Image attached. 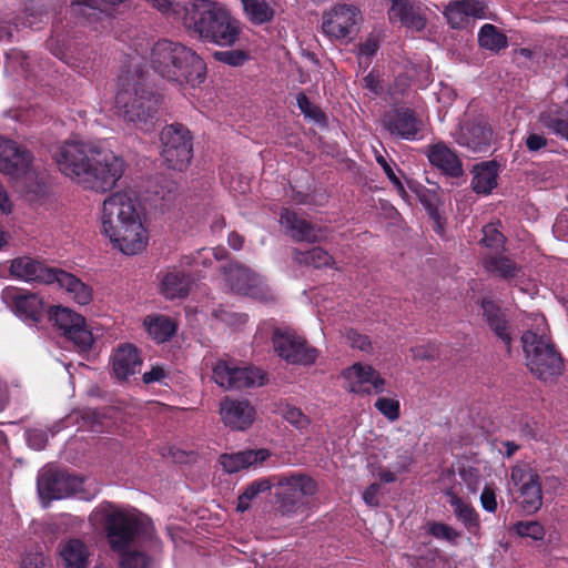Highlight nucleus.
<instances>
[{
  "instance_id": "1",
  "label": "nucleus",
  "mask_w": 568,
  "mask_h": 568,
  "mask_svg": "<svg viewBox=\"0 0 568 568\" xmlns=\"http://www.w3.org/2000/svg\"><path fill=\"white\" fill-rule=\"evenodd\" d=\"M54 160L59 170L95 192H106L113 189L124 172V162L112 151L83 142H65Z\"/></svg>"
},
{
  "instance_id": "2",
  "label": "nucleus",
  "mask_w": 568,
  "mask_h": 568,
  "mask_svg": "<svg viewBox=\"0 0 568 568\" xmlns=\"http://www.w3.org/2000/svg\"><path fill=\"white\" fill-rule=\"evenodd\" d=\"M183 26L205 43L233 48L241 39L242 22L223 3L192 0L183 8Z\"/></svg>"
},
{
  "instance_id": "3",
  "label": "nucleus",
  "mask_w": 568,
  "mask_h": 568,
  "mask_svg": "<svg viewBox=\"0 0 568 568\" xmlns=\"http://www.w3.org/2000/svg\"><path fill=\"white\" fill-rule=\"evenodd\" d=\"M102 232L113 246L126 255L141 252L146 246V230L136 210V201L126 192L108 196L102 206Z\"/></svg>"
},
{
  "instance_id": "4",
  "label": "nucleus",
  "mask_w": 568,
  "mask_h": 568,
  "mask_svg": "<svg viewBox=\"0 0 568 568\" xmlns=\"http://www.w3.org/2000/svg\"><path fill=\"white\" fill-rule=\"evenodd\" d=\"M118 84L115 114L135 129L150 131L156 122L160 99L145 88L143 69L135 65L133 70H122Z\"/></svg>"
},
{
  "instance_id": "5",
  "label": "nucleus",
  "mask_w": 568,
  "mask_h": 568,
  "mask_svg": "<svg viewBox=\"0 0 568 568\" xmlns=\"http://www.w3.org/2000/svg\"><path fill=\"white\" fill-rule=\"evenodd\" d=\"M151 65L162 78L179 84L196 87L206 77V64L194 50L166 39L153 45Z\"/></svg>"
},
{
  "instance_id": "6",
  "label": "nucleus",
  "mask_w": 568,
  "mask_h": 568,
  "mask_svg": "<svg viewBox=\"0 0 568 568\" xmlns=\"http://www.w3.org/2000/svg\"><path fill=\"white\" fill-rule=\"evenodd\" d=\"M104 531L110 548L125 551L138 539L151 540L154 526L151 519L135 509L112 508L104 516Z\"/></svg>"
},
{
  "instance_id": "7",
  "label": "nucleus",
  "mask_w": 568,
  "mask_h": 568,
  "mask_svg": "<svg viewBox=\"0 0 568 568\" xmlns=\"http://www.w3.org/2000/svg\"><path fill=\"white\" fill-rule=\"evenodd\" d=\"M275 513L292 518L310 509L317 491L316 480L305 473L291 471L274 475Z\"/></svg>"
},
{
  "instance_id": "8",
  "label": "nucleus",
  "mask_w": 568,
  "mask_h": 568,
  "mask_svg": "<svg viewBox=\"0 0 568 568\" xmlns=\"http://www.w3.org/2000/svg\"><path fill=\"white\" fill-rule=\"evenodd\" d=\"M521 343L527 366L539 379L547 382L562 373V357L547 336L526 331Z\"/></svg>"
},
{
  "instance_id": "9",
  "label": "nucleus",
  "mask_w": 568,
  "mask_h": 568,
  "mask_svg": "<svg viewBox=\"0 0 568 568\" xmlns=\"http://www.w3.org/2000/svg\"><path fill=\"white\" fill-rule=\"evenodd\" d=\"M161 155L170 169L183 171L193 158V135L182 123L165 125L160 134Z\"/></svg>"
},
{
  "instance_id": "10",
  "label": "nucleus",
  "mask_w": 568,
  "mask_h": 568,
  "mask_svg": "<svg viewBox=\"0 0 568 568\" xmlns=\"http://www.w3.org/2000/svg\"><path fill=\"white\" fill-rule=\"evenodd\" d=\"M362 12L354 4L338 3L322 17V32L333 41L352 40L359 31Z\"/></svg>"
},
{
  "instance_id": "11",
  "label": "nucleus",
  "mask_w": 568,
  "mask_h": 568,
  "mask_svg": "<svg viewBox=\"0 0 568 568\" xmlns=\"http://www.w3.org/2000/svg\"><path fill=\"white\" fill-rule=\"evenodd\" d=\"M272 342L276 354L288 364L311 366L318 357V351L297 333L275 328Z\"/></svg>"
},
{
  "instance_id": "12",
  "label": "nucleus",
  "mask_w": 568,
  "mask_h": 568,
  "mask_svg": "<svg viewBox=\"0 0 568 568\" xmlns=\"http://www.w3.org/2000/svg\"><path fill=\"white\" fill-rule=\"evenodd\" d=\"M50 320L79 351L85 352L92 346L93 335L82 315L68 307L54 306L50 311Z\"/></svg>"
},
{
  "instance_id": "13",
  "label": "nucleus",
  "mask_w": 568,
  "mask_h": 568,
  "mask_svg": "<svg viewBox=\"0 0 568 568\" xmlns=\"http://www.w3.org/2000/svg\"><path fill=\"white\" fill-rule=\"evenodd\" d=\"M383 128L397 139L417 141L423 138L424 123L416 111L408 106H395L384 113Z\"/></svg>"
},
{
  "instance_id": "14",
  "label": "nucleus",
  "mask_w": 568,
  "mask_h": 568,
  "mask_svg": "<svg viewBox=\"0 0 568 568\" xmlns=\"http://www.w3.org/2000/svg\"><path fill=\"white\" fill-rule=\"evenodd\" d=\"M224 274L233 292L261 301L271 298V291L266 283L250 268L237 263H232L225 267Z\"/></svg>"
},
{
  "instance_id": "15",
  "label": "nucleus",
  "mask_w": 568,
  "mask_h": 568,
  "mask_svg": "<svg viewBox=\"0 0 568 568\" xmlns=\"http://www.w3.org/2000/svg\"><path fill=\"white\" fill-rule=\"evenodd\" d=\"M511 480L519 489V504L526 514L537 513L542 505L540 476L530 467H515Z\"/></svg>"
},
{
  "instance_id": "16",
  "label": "nucleus",
  "mask_w": 568,
  "mask_h": 568,
  "mask_svg": "<svg viewBox=\"0 0 568 568\" xmlns=\"http://www.w3.org/2000/svg\"><path fill=\"white\" fill-rule=\"evenodd\" d=\"M481 308V316L488 329L506 346L510 353L514 341V327L508 320L507 310L490 296L481 297L478 301Z\"/></svg>"
},
{
  "instance_id": "17",
  "label": "nucleus",
  "mask_w": 568,
  "mask_h": 568,
  "mask_svg": "<svg viewBox=\"0 0 568 568\" xmlns=\"http://www.w3.org/2000/svg\"><path fill=\"white\" fill-rule=\"evenodd\" d=\"M82 485V478L58 470H45L38 478L39 494L48 499H62L74 495Z\"/></svg>"
},
{
  "instance_id": "18",
  "label": "nucleus",
  "mask_w": 568,
  "mask_h": 568,
  "mask_svg": "<svg viewBox=\"0 0 568 568\" xmlns=\"http://www.w3.org/2000/svg\"><path fill=\"white\" fill-rule=\"evenodd\" d=\"M33 154L16 141L0 136V171L3 174L20 178L32 166Z\"/></svg>"
},
{
  "instance_id": "19",
  "label": "nucleus",
  "mask_w": 568,
  "mask_h": 568,
  "mask_svg": "<svg viewBox=\"0 0 568 568\" xmlns=\"http://www.w3.org/2000/svg\"><path fill=\"white\" fill-rule=\"evenodd\" d=\"M494 131L483 120L465 121L455 133V142L475 153L490 150Z\"/></svg>"
},
{
  "instance_id": "20",
  "label": "nucleus",
  "mask_w": 568,
  "mask_h": 568,
  "mask_svg": "<svg viewBox=\"0 0 568 568\" xmlns=\"http://www.w3.org/2000/svg\"><path fill=\"white\" fill-rule=\"evenodd\" d=\"M343 376L349 382V392L371 395L385 390L386 381L371 365L354 363L343 371Z\"/></svg>"
},
{
  "instance_id": "21",
  "label": "nucleus",
  "mask_w": 568,
  "mask_h": 568,
  "mask_svg": "<svg viewBox=\"0 0 568 568\" xmlns=\"http://www.w3.org/2000/svg\"><path fill=\"white\" fill-rule=\"evenodd\" d=\"M59 268L50 267L44 263L29 256L17 257L11 262V275L26 282L54 284Z\"/></svg>"
},
{
  "instance_id": "22",
  "label": "nucleus",
  "mask_w": 568,
  "mask_h": 568,
  "mask_svg": "<svg viewBox=\"0 0 568 568\" xmlns=\"http://www.w3.org/2000/svg\"><path fill=\"white\" fill-rule=\"evenodd\" d=\"M220 414L224 424L235 430H245L255 418V408L247 399L225 397L221 403Z\"/></svg>"
},
{
  "instance_id": "23",
  "label": "nucleus",
  "mask_w": 568,
  "mask_h": 568,
  "mask_svg": "<svg viewBox=\"0 0 568 568\" xmlns=\"http://www.w3.org/2000/svg\"><path fill=\"white\" fill-rule=\"evenodd\" d=\"M388 19L393 24L399 23L402 27L418 32L423 31L427 23L420 7L412 0H392Z\"/></svg>"
},
{
  "instance_id": "24",
  "label": "nucleus",
  "mask_w": 568,
  "mask_h": 568,
  "mask_svg": "<svg viewBox=\"0 0 568 568\" xmlns=\"http://www.w3.org/2000/svg\"><path fill=\"white\" fill-rule=\"evenodd\" d=\"M280 222L296 242L316 243L322 239L320 226L312 224L290 209L282 210Z\"/></svg>"
},
{
  "instance_id": "25",
  "label": "nucleus",
  "mask_w": 568,
  "mask_h": 568,
  "mask_svg": "<svg viewBox=\"0 0 568 568\" xmlns=\"http://www.w3.org/2000/svg\"><path fill=\"white\" fill-rule=\"evenodd\" d=\"M141 365L140 353L132 344L120 345L112 356V369L120 381H126L130 376L136 374Z\"/></svg>"
},
{
  "instance_id": "26",
  "label": "nucleus",
  "mask_w": 568,
  "mask_h": 568,
  "mask_svg": "<svg viewBox=\"0 0 568 568\" xmlns=\"http://www.w3.org/2000/svg\"><path fill=\"white\" fill-rule=\"evenodd\" d=\"M14 313L33 323H39L43 313V302L34 293L16 290L8 294Z\"/></svg>"
},
{
  "instance_id": "27",
  "label": "nucleus",
  "mask_w": 568,
  "mask_h": 568,
  "mask_svg": "<svg viewBox=\"0 0 568 568\" xmlns=\"http://www.w3.org/2000/svg\"><path fill=\"white\" fill-rule=\"evenodd\" d=\"M481 265L487 273L508 283L515 281L523 271V267L511 257L504 255L500 252L485 255L481 258Z\"/></svg>"
},
{
  "instance_id": "28",
  "label": "nucleus",
  "mask_w": 568,
  "mask_h": 568,
  "mask_svg": "<svg viewBox=\"0 0 568 568\" xmlns=\"http://www.w3.org/2000/svg\"><path fill=\"white\" fill-rule=\"evenodd\" d=\"M444 495L448 498V504L453 508L457 520L463 524L468 532L476 535L480 530V518L477 510L470 503L459 497L454 488L446 489Z\"/></svg>"
},
{
  "instance_id": "29",
  "label": "nucleus",
  "mask_w": 568,
  "mask_h": 568,
  "mask_svg": "<svg viewBox=\"0 0 568 568\" xmlns=\"http://www.w3.org/2000/svg\"><path fill=\"white\" fill-rule=\"evenodd\" d=\"M427 158L432 165L452 178H458L464 173L462 161L445 144L437 143L429 146Z\"/></svg>"
},
{
  "instance_id": "30",
  "label": "nucleus",
  "mask_w": 568,
  "mask_h": 568,
  "mask_svg": "<svg viewBox=\"0 0 568 568\" xmlns=\"http://www.w3.org/2000/svg\"><path fill=\"white\" fill-rule=\"evenodd\" d=\"M268 457L270 453L266 449H247L234 454H223L220 457V463L226 473L233 474L263 463Z\"/></svg>"
},
{
  "instance_id": "31",
  "label": "nucleus",
  "mask_w": 568,
  "mask_h": 568,
  "mask_svg": "<svg viewBox=\"0 0 568 568\" xmlns=\"http://www.w3.org/2000/svg\"><path fill=\"white\" fill-rule=\"evenodd\" d=\"M61 288L80 305H88L93 297V291L91 286L83 283L75 275L59 268L57 280H54Z\"/></svg>"
},
{
  "instance_id": "32",
  "label": "nucleus",
  "mask_w": 568,
  "mask_h": 568,
  "mask_svg": "<svg viewBox=\"0 0 568 568\" xmlns=\"http://www.w3.org/2000/svg\"><path fill=\"white\" fill-rule=\"evenodd\" d=\"M191 288L190 276L181 270L169 271L161 281V293L168 300L183 298Z\"/></svg>"
},
{
  "instance_id": "33",
  "label": "nucleus",
  "mask_w": 568,
  "mask_h": 568,
  "mask_svg": "<svg viewBox=\"0 0 568 568\" xmlns=\"http://www.w3.org/2000/svg\"><path fill=\"white\" fill-rule=\"evenodd\" d=\"M538 120L550 133L568 141V110L551 105L540 112Z\"/></svg>"
},
{
  "instance_id": "34",
  "label": "nucleus",
  "mask_w": 568,
  "mask_h": 568,
  "mask_svg": "<svg viewBox=\"0 0 568 568\" xmlns=\"http://www.w3.org/2000/svg\"><path fill=\"white\" fill-rule=\"evenodd\" d=\"M498 164L495 161L484 162L475 169L471 187L477 194H489L497 186Z\"/></svg>"
},
{
  "instance_id": "35",
  "label": "nucleus",
  "mask_w": 568,
  "mask_h": 568,
  "mask_svg": "<svg viewBox=\"0 0 568 568\" xmlns=\"http://www.w3.org/2000/svg\"><path fill=\"white\" fill-rule=\"evenodd\" d=\"M60 555L65 568H88L89 566L88 546L78 538L69 539L62 546Z\"/></svg>"
},
{
  "instance_id": "36",
  "label": "nucleus",
  "mask_w": 568,
  "mask_h": 568,
  "mask_svg": "<svg viewBox=\"0 0 568 568\" xmlns=\"http://www.w3.org/2000/svg\"><path fill=\"white\" fill-rule=\"evenodd\" d=\"M144 325L156 343L169 341L176 332L175 323L165 315H149L144 320Z\"/></svg>"
},
{
  "instance_id": "37",
  "label": "nucleus",
  "mask_w": 568,
  "mask_h": 568,
  "mask_svg": "<svg viewBox=\"0 0 568 568\" xmlns=\"http://www.w3.org/2000/svg\"><path fill=\"white\" fill-rule=\"evenodd\" d=\"M478 43L480 48L498 53L508 47V38L496 26L486 23L478 31Z\"/></svg>"
},
{
  "instance_id": "38",
  "label": "nucleus",
  "mask_w": 568,
  "mask_h": 568,
  "mask_svg": "<svg viewBox=\"0 0 568 568\" xmlns=\"http://www.w3.org/2000/svg\"><path fill=\"white\" fill-rule=\"evenodd\" d=\"M266 376L264 372L254 367L234 366L230 389H243L252 386H262L265 384Z\"/></svg>"
},
{
  "instance_id": "39",
  "label": "nucleus",
  "mask_w": 568,
  "mask_h": 568,
  "mask_svg": "<svg viewBox=\"0 0 568 568\" xmlns=\"http://www.w3.org/2000/svg\"><path fill=\"white\" fill-rule=\"evenodd\" d=\"M274 484V476L258 478L250 483L237 497L236 510L244 513L250 509L252 500L260 494L270 491Z\"/></svg>"
},
{
  "instance_id": "40",
  "label": "nucleus",
  "mask_w": 568,
  "mask_h": 568,
  "mask_svg": "<svg viewBox=\"0 0 568 568\" xmlns=\"http://www.w3.org/2000/svg\"><path fill=\"white\" fill-rule=\"evenodd\" d=\"M244 13L255 26L268 23L274 19L275 10L265 0H241Z\"/></svg>"
},
{
  "instance_id": "41",
  "label": "nucleus",
  "mask_w": 568,
  "mask_h": 568,
  "mask_svg": "<svg viewBox=\"0 0 568 568\" xmlns=\"http://www.w3.org/2000/svg\"><path fill=\"white\" fill-rule=\"evenodd\" d=\"M295 258L300 263L312 265L315 268L326 267L333 263L332 255L320 246L313 247L306 252L296 251Z\"/></svg>"
},
{
  "instance_id": "42",
  "label": "nucleus",
  "mask_w": 568,
  "mask_h": 568,
  "mask_svg": "<svg viewBox=\"0 0 568 568\" xmlns=\"http://www.w3.org/2000/svg\"><path fill=\"white\" fill-rule=\"evenodd\" d=\"M511 534H516L521 538H530L540 541L546 535L544 526L537 520H519L509 528Z\"/></svg>"
},
{
  "instance_id": "43",
  "label": "nucleus",
  "mask_w": 568,
  "mask_h": 568,
  "mask_svg": "<svg viewBox=\"0 0 568 568\" xmlns=\"http://www.w3.org/2000/svg\"><path fill=\"white\" fill-rule=\"evenodd\" d=\"M444 16L453 29H463L468 23L467 11L462 0L450 1L444 10Z\"/></svg>"
},
{
  "instance_id": "44",
  "label": "nucleus",
  "mask_w": 568,
  "mask_h": 568,
  "mask_svg": "<svg viewBox=\"0 0 568 568\" xmlns=\"http://www.w3.org/2000/svg\"><path fill=\"white\" fill-rule=\"evenodd\" d=\"M427 532L432 537L438 540H445L452 545H456L457 540L462 537V531L454 529L448 524L435 520L427 523Z\"/></svg>"
},
{
  "instance_id": "45",
  "label": "nucleus",
  "mask_w": 568,
  "mask_h": 568,
  "mask_svg": "<svg viewBox=\"0 0 568 568\" xmlns=\"http://www.w3.org/2000/svg\"><path fill=\"white\" fill-rule=\"evenodd\" d=\"M523 142L526 150L532 154L551 151L552 140H549L544 132L528 131Z\"/></svg>"
},
{
  "instance_id": "46",
  "label": "nucleus",
  "mask_w": 568,
  "mask_h": 568,
  "mask_svg": "<svg viewBox=\"0 0 568 568\" xmlns=\"http://www.w3.org/2000/svg\"><path fill=\"white\" fill-rule=\"evenodd\" d=\"M417 197L423 205V207L426 210L428 216L438 222L439 220V211H438V203L439 199L435 191H432L425 186H419L416 189Z\"/></svg>"
},
{
  "instance_id": "47",
  "label": "nucleus",
  "mask_w": 568,
  "mask_h": 568,
  "mask_svg": "<svg viewBox=\"0 0 568 568\" xmlns=\"http://www.w3.org/2000/svg\"><path fill=\"white\" fill-rule=\"evenodd\" d=\"M212 316L221 323L232 327L244 325L248 318L246 314L234 312L231 307L225 305H220L219 307L214 308Z\"/></svg>"
},
{
  "instance_id": "48",
  "label": "nucleus",
  "mask_w": 568,
  "mask_h": 568,
  "mask_svg": "<svg viewBox=\"0 0 568 568\" xmlns=\"http://www.w3.org/2000/svg\"><path fill=\"white\" fill-rule=\"evenodd\" d=\"M505 235L497 229V226L493 223L486 224L483 227V239L480 243L486 247L495 250L498 252L499 250H505Z\"/></svg>"
},
{
  "instance_id": "49",
  "label": "nucleus",
  "mask_w": 568,
  "mask_h": 568,
  "mask_svg": "<svg viewBox=\"0 0 568 568\" xmlns=\"http://www.w3.org/2000/svg\"><path fill=\"white\" fill-rule=\"evenodd\" d=\"M296 103L305 118L313 120L316 123H325L326 115L317 105L313 104L304 92L296 95Z\"/></svg>"
},
{
  "instance_id": "50",
  "label": "nucleus",
  "mask_w": 568,
  "mask_h": 568,
  "mask_svg": "<svg viewBox=\"0 0 568 568\" xmlns=\"http://www.w3.org/2000/svg\"><path fill=\"white\" fill-rule=\"evenodd\" d=\"M212 57L215 61L227 64L230 67H242L250 60V54L242 49L214 51Z\"/></svg>"
},
{
  "instance_id": "51",
  "label": "nucleus",
  "mask_w": 568,
  "mask_h": 568,
  "mask_svg": "<svg viewBox=\"0 0 568 568\" xmlns=\"http://www.w3.org/2000/svg\"><path fill=\"white\" fill-rule=\"evenodd\" d=\"M126 0H73L71 3V10L74 14H85V9L91 10H105L106 6H114L123 3Z\"/></svg>"
},
{
  "instance_id": "52",
  "label": "nucleus",
  "mask_w": 568,
  "mask_h": 568,
  "mask_svg": "<svg viewBox=\"0 0 568 568\" xmlns=\"http://www.w3.org/2000/svg\"><path fill=\"white\" fill-rule=\"evenodd\" d=\"M374 407L390 422L397 420L400 416V404L396 398L378 397Z\"/></svg>"
},
{
  "instance_id": "53",
  "label": "nucleus",
  "mask_w": 568,
  "mask_h": 568,
  "mask_svg": "<svg viewBox=\"0 0 568 568\" xmlns=\"http://www.w3.org/2000/svg\"><path fill=\"white\" fill-rule=\"evenodd\" d=\"M282 417L298 430L306 429L311 423L302 409L288 404L283 408Z\"/></svg>"
},
{
  "instance_id": "54",
  "label": "nucleus",
  "mask_w": 568,
  "mask_h": 568,
  "mask_svg": "<svg viewBox=\"0 0 568 568\" xmlns=\"http://www.w3.org/2000/svg\"><path fill=\"white\" fill-rule=\"evenodd\" d=\"M234 366L225 361H219L213 367V379L214 382L225 388L230 389Z\"/></svg>"
},
{
  "instance_id": "55",
  "label": "nucleus",
  "mask_w": 568,
  "mask_h": 568,
  "mask_svg": "<svg viewBox=\"0 0 568 568\" xmlns=\"http://www.w3.org/2000/svg\"><path fill=\"white\" fill-rule=\"evenodd\" d=\"M121 568H149L150 558L141 551H122Z\"/></svg>"
},
{
  "instance_id": "56",
  "label": "nucleus",
  "mask_w": 568,
  "mask_h": 568,
  "mask_svg": "<svg viewBox=\"0 0 568 568\" xmlns=\"http://www.w3.org/2000/svg\"><path fill=\"white\" fill-rule=\"evenodd\" d=\"M346 339L352 348H357L367 354L373 353V345L371 338L367 335L359 333L357 329H347Z\"/></svg>"
},
{
  "instance_id": "57",
  "label": "nucleus",
  "mask_w": 568,
  "mask_h": 568,
  "mask_svg": "<svg viewBox=\"0 0 568 568\" xmlns=\"http://www.w3.org/2000/svg\"><path fill=\"white\" fill-rule=\"evenodd\" d=\"M362 88L369 91L373 95L379 97L384 92V87L379 74L375 69L371 70L362 80Z\"/></svg>"
},
{
  "instance_id": "58",
  "label": "nucleus",
  "mask_w": 568,
  "mask_h": 568,
  "mask_svg": "<svg viewBox=\"0 0 568 568\" xmlns=\"http://www.w3.org/2000/svg\"><path fill=\"white\" fill-rule=\"evenodd\" d=\"M376 161L377 163L383 168L384 170V173L386 174V176L388 178V180L393 183V185L395 186V189L397 190L398 194L405 199L408 194L402 183V181L399 180V178L395 174L393 168L390 166V164L382 156H377L376 158Z\"/></svg>"
},
{
  "instance_id": "59",
  "label": "nucleus",
  "mask_w": 568,
  "mask_h": 568,
  "mask_svg": "<svg viewBox=\"0 0 568 568\" xmlns=\"http://www.w3.org/2000/svg\"><path fill=\"white\" fill-rule=\"evenodd\" d=\"M462 2L467 11L468 18H486V12L488 8L485 2L479 0H462Z\"/></svg>"
},
{
  "instance_id": "60",
  "label": "nucleus",
  "mask_w": 568,
  "mask_h": 568,
  "mask_svg": "<svg viewBox=\"0 0 568 568\" xmlns=\"http://www.w3.org/2000/svg\"><path fill=\"white\" fill-rule=\"evenodd\" d=\"M481 507L488 513L497 510L496 493L491 486L486 485L480 495Z\"/></svg>"
},
{
  "instance_id": "61",
  "label": "nucleus",
  "mask_w": 568,
  "mask_h": 568,
  "mask_svg": "<svg viewBox=\"0 0 568 568\" xmlns=\"http://www.w3.org/2000/svg\"><path fill=\"white\" fill-rule=\"evenodd\" d=\"M460 479L470 490H476L479 481L478 470L474 467H462L458 470Z\"/></svg>"
},
{
  "instance_id": "62",
  "label": "nucleus",
  "mask_w": 568,
  "mask_h": 568,
  "mask_svg": "<svg viewBox=\"0 0 568 568\" xmlns=\"http://www.w3.org/2000/svg\"><path fill=\"white\" fill-rule=\"evenodd\" d=\"M28 444L33 449H43L48 444V436L39 429L30 430L28 432Z\"/></svg>"
},
{
  "instance_id": "63",
  "label": "nucleus",
  "mask_w": 568,
  "mask_h": 568,
  "mask_svg": "<svg viewBox=\"0 0 568 568\" xmlns=\"http://www.w3.org/2000/svg\"><path fill=\"white\" fill-rule=\"evenodd\" d=\"M381 490V486L377 483L371 484L363 493V499L366 505L371 507H378V494Z\"/></svg>"
},
{
  "instance_id": "64",
  "label": "nucleus",
  "mask_w": 568,
  "mask_h": 568,
  "mask_svg": "<svg viewBox=\"0 0 568 568\" xmlns=\"http://www.w3.org/2000/svg\"><path fill=\"white\" fill-rule=\"evenodd\" d=\"M359 53L366 57H373L378 50V41L375 38H367L358 45Z\"/></svg>"
}]
</instances>
